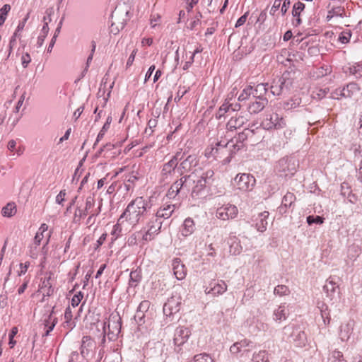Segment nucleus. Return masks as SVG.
<instances>
[{"label": "nucleus", "instance_id": "obj_1", "mask_svg": "<svg viewBox=\"0 0 362 362\" xmlns=\"http://www.w3.org/2000/svg\"><path fill=\"white\" fill-rule=\"evenodd\" d=\"M150 208L148 202L143 197H137L132 200L119 216L116 228L120 225H129L132 227L136 226L142 216Z\"/></svg>", "mask_w": 362, "mask_h": 362}, {"label": "nucleus", "instance_id": "obj_2", "mask_svg": "<svg viewBox=\"0 0 362 362\" xmlns=\"http://www.w3.org/2000/svg\"><path fill=\"white\" fill-rule=\"evenodd\" d=\"M253 134V130L245 129L243 132L238 134V137L236 138V143H235L233 139L227 142L220 141L216 143V147H212L211 149L207 148L206 150V156L208 157L216 156L219 151H227L228 148H229L232 152H235L243 148V141L246 140L249 136L252 135Z\"/></svg>", "mask_w": 362, "mask_h": 362}, {"label": "nucleus", "instance_id": "obj_3", "mask_svg": "<svg viewBox=\"0 0 362 362\" xmlns=\"http://www.w3.org/2000/svg\"><path fill=\"white\" fill-rule=\"evenodd\" d=\"M214 175V171L209 169L203 173L196 170L192 174L184 176V179L186 180V183L188 185L187 190L189 191V189L192 188V195H198L199 193L204 189L206 185L210 184Z\"/></svg>", "mask_w": 362, "mask_h": 362}, {"label": "nucleus", "instance_id": "obj_4", "mask_svg": "<svg viewBox=\"0 0 362 362\" xmlns=\"http://www.w3.org/2000/svg\"><path fill=\"white\" fill-rule=\"evenodd\" d=\"M96 327L98 329L99 327L102 329L100 335L103 336V342L105 341V335L108 337L110 340H114L121 330L120 319L116 316H112L108 322H98Z\"/></svg>", "mask_w": 362, "mask_h": 362}, {"label": "nucleus", "instance_id": "obj_5", "mask_svg": "<svg viewBox=\"0 0 362 362\" xmlns=\"http://www.w3.org/2000/svg\"><path fill=\"white\" fill-rule=\"evenodd\" d=\"M162 221L156 215L153 216L146 223V231L142 234V240L148 242L154 239L162 227Z\"/></svg>", "mask_w": 362, "mask_h": 362}, {"label": "nucleus", "instance_id": "obj_6", "mask_svg": "<svg viewBox=\"0 0 362 362\" xmlns=\"http://www.w3.org/2000/svg\"><path fill=\"white\" fill-rule=\"evenodd\" d=\"M261 125L264 129H281L286 126L285 119L276 112L268 114L262 122Z\"/></svg>", "mask_w": 362, "mask_h": 362}, {"label": "nucleus", "instance_id": "obj_7", "mask_svg": "<svg viewBox=\"0 0 362 362\" xmlns=\"http://www.w3.org/2000/svg\"><path fill=\"white\" fill-rule=\"evenodd\" d=\"M292 81L284 74L281 78L274 80L270 87L274 95L287 94L291 91Z\"/></svg>", "mask_w": 362, "mask_h": 362}, {"label": "nucleus", "instance_id": "obj_8", "mask_svg": "<svg viewBox=\"0 0 362 362\" xmlns=\"http://www.w3.org/2000/svg\"><path fill=\"white\" fill-rule=\"evenodd\" d=\"M235 186L242 192L252 191L255 185L256 180L250 174L243 173L238 175L234 180Z\"/></svg>", "mask_w": 362, "mask_h": 362}, {"label": "nucleus", "instance_id": "obj_9", "mask_svg": "<svg viewBox=\"0 0 362 362\" xmlns=\"http://www.w3.org/2000/svg\"><path fill=\"white\" fill-rule=\"evenodd\" d=\"M323 290L327 298L330 300H335L340 298V288L339 285V279L336 276H330L327 280L323 286Z\"/></svg>", "mask_w": 362, "mask_h": 362}, {"label": "nucleus", "instance_id": "obj_10", "mask_svg": "<svg viewBox=\"0 0 362 362\" xmlns=\"http://www.w3.org/2000/svg\"><path fill=\"white\" fill-rule=\"evenodd\" d=\"M255 349L254 343L248 340L247 339H244L240 340V341H237L234 343L230 347V351L232 354L238 355L240 354V356H243L247 355L249 352H250L252 349Z\"/></svg>", "mask_w": 362, "mask_h": 362}, {"label": "nucleus", "instance_id": "obj_11", "mask_svg": "<svg viewBox=\"0 0 362 362\" xmlns=\"http://www.w3.org/2000/svg\"><path fill=\"white\" fill-rule=\"evenodd\" d=\"M238 214V209L236 206L227 204L217 208L216 216L222 221H228L235 218Z\"/></svg>", "mask_w": 362, "mask_h": 362}, {"label": "nucleus", "instance_id": "obj_12", "mask_svg": "<svg viewBox=\"0 0 362 362\" xmlns=\"http://www.w3.org/2000/svg\"><path fill=\"white\" fill-rule=\"evenodd\" d=\"M96 349L95 341L89 337L85 336L82 339L81 354L85 358L93 357Z\"/></svg>", "mask_w": 362, "mask_h": 362}, {"label": "nucleus", "instance_id": "obj_13", "mask_svg": "<svg viewBox=\"0 0 362 362\" xmlns=\"http://www.w3.org/2000/svg\"><path fill=\"white\" fill-rule=\"evenodd\" d=\"M180 156L181 153L177 152L168 162L163 165L161 170V175L164 178H167L175 172L178 164V160L181 159V158H180Z\"/></svg>", "mask_w": 362, "mask_h": 362}, {"label": "nucleus", "instance_id": "obj_14", "mask_svg": "<svg viewBox=\"0 0 362 362\" xmlns=\"http://www.w3.org/2000/svg\"><path fill=\"white\" fill-rule=\"evenodd\" d=\"M339 95L344 98H357L361 95L360 88L356 83H350L343 89L339 90ZM336 94L339 95L338 90L336 91Z\"/></svg>", "mask_w": 362, "mask_h": 362}, {"label": "nucleus", "instance_id": "obj_15", "mask_svg": "<svg viewBox=\"0 0 362 362\" xmlns=\"http://www.w3.org/2000/svg\"><path fill=\"white\" fill-rule=\"evenodd\" d=\"M228 286L224 281H218L217 282L212 281L210 284V288L205 289L206 294H211L213 296L222 295L227 291Z\"/></svg>", "mask_w": 362, "mask_h": 362}, {"label": "nucleus", "instance_id": "obj_16", "mask_svg": "<svg viewBox=\"0 0 362 362\" xmlns=\"http://www.w3.org/2000/svg\"><path fill=\"white\" fill-rule=\"evenodd\" d=\"M47 230L48 226L46 223L41 224L40 227L38 229V231L36 233L35 238L33 239V243H35V245H40L44 238L45 236L47 237L46 240L43 243L42 249H44L45 247L47 245L49 242L51 234L49 232L47 233Z\"/></svg>", "mask_w": 362, "mask_h": 362}, {"label": "nucleus", "instance_id": "obj_17", "mask_svg": "<svg viewBox=\"0 0 362 362\" xmlns=\"http://www.w3.org/2000/svg\"><path fill=\"white\" fill-rule=\"evenodd\" d=\"M191 335L190 330L185 327H179L175 329L174 334V344L176 346L184 344Z\"/></svg>", "mask_w": 362, "mask_h": 362}, {"label": "nucleus", "instance_id": "obj_18", "mask_svg": "<svg viewBox=\"0 0 362 362\" xmlns=\"http://www.w3.org/2000/svg\"><path fill=\"white\" fill-rule=\"evenodd\" d=\"M187 185H188L186 183V180L184 179V177H181L171 185L167 192V197L169 199L175 198L182 189H187Z\"/></svg>", "mask_w": 362, "mask_h": 362}, {"label": "nucleus", "instance_id": "obj_19", "mask_svg": "<svg viewBox=\"0 0 362 362\" xmlns=\"http://www.w3.org/2000/svg\"><path fill=\"white\" fill-rule=\"evenodd\" d=\"M172 267L174 275L177 280H182L185 278L187 275V269L180 259H174L173 260Z\"/></svg>", "mask_w": 362, "mask_h": 362}, {"label": "nucleus", "instance_id": "obj_20", "mask_svg": "<svg viewBox=\"0 0 362 362\" xmlns=\"http://www.w3.org/2000/svg\"><path fill=\"white\" fill-rule=\"evenodd\" d=\"M354 326L353 320H349L344 322L339 327V337L341 341H347L352 334Z\"/></svg>", "mask_w": 362, "mask_h": 362}, {"label": "nucleus", "instance_id": "obj_21", "mask_svg": "<svg viewBox=\"0 0 362 362\" xmlns=\"http://www.w3.org/2000/svg\"><path fill=\"white\" fill-rule=\"evenodd\" d=\"M247 119L242 115L231 117L226 124V129L229 131H233L242 127Z\"/></svg>", "mask_w": 362, "mask_h": 362}, {"label": "nucleus", "instance_id": "obj_22", "mask_svg": "<svg viewBox=\"0 0 362 362\" xmlns=\"http://www.w3.org/2000/svg\"><path fill=\"white\" fill-rule=\"evenodd\" d=\"M269 217V212L268 211H263L262 213H259L257 218H255V228L259 232H264L267 230V224H268V219Z\"/></svg>", "mask_w": 362, "mask_h": 362}, {"label": "nucleus", "instance_id": "obj_23", "mask_svg": "<svg viewBox=\"0 0 362 362\" xmlns=\"http://www.w3.org/2000/svg\"><path fill=\"white\" fill-rule=\"evenodd\" d=\"M175 209V204H163L160 206L156 213V216L158 218L167 219L170 218Z\"/></svg>", "mask_w": 362, "mask_h": 362}, {"label": "nucleus", "instance_id": "obj_24", "mask_svg": "<svg viewBox=\"0 0 362 362\" xmlns=\"http://www.w3.org/2000/svg\"><path fill=\"white\" fill-rule=\"evenodd\" d=\"M197 160L194 156H188L182 162H181L178 170L182 175L185 173L189 171L192 166H195Z\"/></svg>", "mask_w": 362, "mask_h": 362}, {"label": "nucleus", "instance_id": "obj_25", "mask_svg": "<svg viewBox=\"0 0 362 362\" xmlns=\"http://www.w3.org/2000/svg\"><path fill=\"white\" fill-rule=\"evenodd\" d=\"M178 303L171 298L163 305V313L166 316H170L179 311Z\"/></svg>", "mask_w": 362, "mask_h": 362}, {"label": "nucleus", "instance_id": "obj_26", "mask_svg": "<svg viewBox=\"0 0 362 362\" xmlns=\"http://www.w3.org/2000/svg\"><path fill=\"white\" fill-rule=\"evenodd\" d=\"M195 230V223L191 218H187L181 226V234L184 237L192 235Z\"/></svg>", "mask_w": 362, "mask_h": 362}, {"label": "nucleus", "instance_id": "obj_27", "mask_svg": "<svg viewBox=\"0 0 362 362\" xmlns=\"http://www.w3.org/2000/svg\"><path fill=\"white\" fill-rule=\"evenodd\" d=\"M288 312L286 307L284 304L280 305L277 308L274 310L273 320L278 323L286 320Z\"/></svg>", "mask_w": 362, "mask_h": 362}, {"label": "nucleus", "instance_id": "obj_28", "mask_svg": "<svg viewBox=\"0 0 362 362\" xmlns=\"http://www.w3.org/2000/svg\"><path fill=\"white\" fill-rule=\"evenodd\" d=\"M267 99L265 98H259L256 101L252 103L249 107L248 110L250 113L256 114L261 112L266 105L267 104Z\"/></svg>", "mask_w": 362, "mask_h": 362}, {"label": "nucleus", "instance_id": "obj_29", "mask_svg": "<svg viewBox=\"0 0 362 362\" xmlns=\"http://www.w3.org/2000/svg\"><path fill=\"white\" fill-rule=\"evenodd\" d=\"M229 252L233 255H238L242 252L243 247L240 240L234 236L230 239Z\"/></svg>", "mask_w": 362, "mask_h": 362}, {"label": "nucleus", "instance_id": "obj_30", "mask_svg": "<svg viewBox=\"0 0 362 362\" xmlns=\"http://www.w3.org/2000/svg\"><path fill=\"white\" fill-rule=\"evenodd\" d=\"M250 362H270L268 354L264 350H259L253 353Z\"/></svg>", "mask_w": 362, "mask_h": 362}, {"label": "nucleus", "instance_id": "obj_31", "mask_svg": "<svg viewBox=\"0 0 362 362\" xmlns=\"http://www.w3.org/2000/svg\"><path fill=\"white\" fill-rule=\"evenodd\" d=\"M17 212L16 205L14 202H9L2 208L1 214L4 217H12Z\"/></svg>", "mask_w": 362, "mask_h": 362}, {"label": "nucleus", "instance_id": "obj_32", "mask_svg": "<svg viewBox=\"0 0 362 362\" xmlns=\"http://www.w3.org/2000/svg\"><path fill=\"white\" fill-rule=\"evenodd\" d=\"M346 73L349 72L350 74L354 75L356 77L362 76V61L358 63L350 64L345 71Z\"/></svg>", "mask_w": 362, "mask_h": 362}, {"label": "nucleus", "instance_id": "obj_33", "mask_svg": "<svg viewBox=\"0 0 362 362\" xmlns=\"http://www.w3.org/2000/svg\"><path fill=\"white\" fill-rule=\"evenodd\" d=\"M64 319V326H66L70 329L75 327V324L72 321V311L70 307L66 308L65 310Z\"/></svg>", "mask_w": 362, "mask_h": 362}, {"label": "nucleus", "instance_id": "obj_34", "mask_svg": "<svg viewBox=\"0 0 362 362\" xmlns=\"http://www.w3.org/2000/svg\"><path fill=\"white\" fill-rule=\"evenodd\" d=\"M267 83H259L256 86L252 94H254V96L256 97L257 99H259V98H263V95L267 91Z\"/></svg>", "mask_w": 362, "mask_h": 362}, {"label": "nucleus", "instance_id": "obj_35", "mask_svg": "<svg viewBox=\"0 0 362 362\" xmlns=\"http://www.w3.org/2000/svg\"><path fill=\"white\" fill-rule=\"evenodd\" d=\"M150 305L151 303L148 300L141 301L137 308L136 316L139 318H142L144 317V313L148 310Z\"/></svg>", "mask_w": 362, "mask_h": 362}, {"label": "nucleus", "instance_id": "obj_36", "mask_svg": "<svg viewBox=\"0 0 362 362\" xmlns=\"http://www.w3.org/2000/svg\"><path fill=\"white\" fill-rule=\"evenodd\" d=\"M344 8L341 6L333 7L328 11L327 19L330 21L334 16L342 17L344 14Z\"/></svg>", "mask_w": 362, "mask_h": 362}, {"label": "nucleus", "instance_id": "obj_37", "mask_svg": "<svg viewBox=\"0 0 362 362\" xmlns=\"http://www.w3.org/2000/svg\"><path fill=\"white\" fill-rule=\"evenodd\" d=\"M88 214L89 212L87 211L86 209L77 207L74 212V221L75 223H78L82 218H84Z\"/></svg>", "mask_w": 362, "mask_h": 362}, {"label": "nucleus", "instance_id": "obj_38", "mask_svg": "<svg viewBox=\"0 0 362 362\" xmlns=\"http://www.w3.org/2000/svg\"><path fill=\"white\" fill-rule=\"evenodd\" d=\"M230 100H228V99H226L223 104L220 107L218 112L216 113V117L220 119L221 118L225 113H226L229 110H231L230 107Z\"/></svg>", "mask_w": 362, "mask_h": 362}, {"label": "nucleus", "instance_id": "obj_39", "mask_svg": "<svg viewBox=\"0 0 362 362\" xmlns=\"http://www.w3.org/2000/svg\"><path fill=\"white\" fill-rule=\"evenodd\" d=\"M295 199L296 197L293 193L287 192L283 197L282 205L286 208L291 206Z\"/></svg>", "mask_w": 362, "mask_h": 362}, {"label": "nucleus", "instance_id": "obj_40", "mask_svg": "<svg viewBox=\"0 0 362 362\" xmlns=\"http://www.w3.org/2000/svg\"><path fill=\"white\" fill-rule=\"evenodd\" d=\"M40 251V245H35V243L33 242V243L29 246L28 255L33 259H36L38 257Z\"/></svg>", "mask_w": 362, "mask_h": 362}, {"label": "nucleus", "instance_id": "obj_41", "mask_svg": "<svg viewBox=\"0 0 362 362\" xmlns=\"http://www.w3.org/2000/svg\"><path fill=\"white\" fill-rule=\"evenodd\" d=\"M253 93V89L251 86H248L245 87L240 95H239L238 100L239 101H243L249 98V97Z\"/></svg>", "mask_w": 362, "mask_h": 362}, {"label": "nucleus", "instance_id": "obj_42", "mask_svg": "<svg viewBox=\"0 0 362 362\" xmlns=\"http://www.w3.org/2000/svg\"><path fill=\"white\" fill-rule=\"evenodd\" d=\"M274 293L279 296H286L289 293V289L285 285H278L274 288Z\"/></svg>", "mask_w": 362, "mask_h": 362}, {"label": "nucleus", "instance_id": "obj_43", "mask_svg": "<svg viewBox=\"0 0 362 362\" xmlns=\"http://www.w3.org/2000/svg\"><path fill=\"white\" fill-rule=\"evenodd\" d=\"M301 103V99L298 97H294L293 98L291 99L290 100L287 101L285 103L284 108L286 109H293L299 106V105Z\"/></svg>", "mask_w": 362, "mask_h": 362}, {"label": "nucleus", "instance_id": "obj_44", "mask_svg": "<svg viewBox=\"0 0 362 362\" xmlns=\"http://www.w3.org/2000/svg\"><path fill=\"white\" fill-rule=\"evenodd\" d=\"M192 362H214V360L206 354H200L194 356Z\"/></svg>", "mask_w": 362, "mask_h": 362}, {"label": "nucleus", "instance_id": "obj_45", "mask_svg": "<svg viewBox=\"0 0 362 362\" xmlns=\"http://www.w3.org/2000/svg\"><path fill=\"white\" fill-rule=\"evenodd\" d=\"M11 10V6L8 4H5L0 9V25H3L6 19L8 13Z\"/></svg>", "mask_w": 362, "mask_h": 362}, {"label": "nucleus", "instance_id": "obj_46", "mask_svg": "<svg viewBox=\"0 0 362 362\" xmlns=\"http://www.w3.org/2000/svg\"><path fill=\"white\" fill-rule=\"evenodd\" d=\"M305 4L302 2L298 1L294 4L292 9V15L293 17L300 16V13L304 10Z\"/></svg>", "mask_w": 362, "mask_h": 362}, {"label": "nucleus", "instance_id": "obj_47", "mask_svg": "<svg viewBox=\"0 0 362 362\" xmlns=\"http://www.w3.org/2000/svg\"><path fill=\"white\" fill-rule=\"evenodd\" d=\"M95 203V202L93 196H88L86 199L84 209H86V210L89 213H93V211H91V209L94 207Z\"/></svg>", "mask_w": 362, "mask_h": 362}, {"label": "nucleus", "instance_id": "obj_48", "mask_svg": "<svg viewBox=\"0 0 362 362\" xmlns=\"http://www.w3.org/2000/svg\"><path fill=\"white\" fill-rule=\"evenodd\" d=\"M110 127V122L108 120L104 124L103 127L100 129L99 134H98L96 141L94 144V146H95L104 136L105 132L107 131V129Z\"/></svg>", "mask_w": 362, "mask_h": 362}, {"label": "nucleus", "instance_id": "obj_49", "mask_svg": "<svg viewBox=\"0 0 362 362\" xmlns=\"http://www.w3.org/2000/svg\"><path fill=\"white\" fill-rule=\"evenodd\" d=\"M331 362H347L343 356L341 351H334L332 354V361Z\"/></svg>", "mask_w": 362, "mask_h": 362}, {"label": "nucleus", "instance_id": "obj_50", "mask_svg": "<svg viewBox=\"0 0 362 362\" xmlns=\"http://www.w3.org/2000/svg\"><path fill=\"white\" fill-rule=\"evenodd\" d=\"M323 222H324V218L319 216H308L307 217V223L309 225H311L313 223H316V224L320 225V224L323 223Z\"/></svg>", "mask_w": 362, "mask_h": 362}, {"label": "nucleus", "instance_id": "obj_51", "mask_svg": "<svg viewBox=\"0 0 362 362\" xmlns=\"http://www.w3.org/2000/svg\"><path fill=\"white\" fill-rule=\"evenodd\" d=\"M61 25H59L55 30L54 34L49 42V45L47 48V52H52V48L56 42L57 37H58L59 33H60Z\"/></svg>", "mask_w": 362, "mask_h": 362}, {"label": "nucleus", "instance_id": "obj_52", "mask_svg": "<svg viewBox=\"0 0 362 362\" xmlns=\"http://www.w3.org/2000/svg\"><path fill=\"white\" fill-rule=\"evenodd\" d=\"M141 231H139V232H136V233H134L133 234H132L127 240L128 245L129 246L136 245L137 244L138 238L141 235Z\"/></svg>", "mask_w": 362, "mask_h": 362}, {"label": "nucleus", "instance_id": "obj_53", "mask_svg": "<svg viewBox=\"0 0 362 362\" xmlns=\"http://www.w3.org/2000/svg\"><path fill=\"white\" fill-rule=\"evenodd\" d=\"M83 298V295L81 292H78V293L74 295V296L71 298V305L75 308L78 305V304L81 303V300Z\"/></svg>", "mask_w": 362, "mask_h": 362}, {"label": "nucleus", "instance_id": "obj_54", "mask_svg": "<svg viewBox=\"0 0 362 362\" xmlns=\"http://www.w3.org/2000/svg\"><path fill=\"white\" fill-rule=\"evenodd\" d=\"M326 95H327V91L325 89H317V90L313 91V93H312V97L314 99H317V100H320V99L323 98L324 97H325Z\"/></svg>", "mask_w": 362, "mask_h": 362}, {"label": "nucleus", "instance_id": "obj_55", "mask_svg": "<svg viewBox=\"0 0 362 362\" xmlns=\"http://www.w3.org/2000/svg\"><path fill=\"white\" fill-rule=\"evenodd\" d=\"M18 333V328L16 327H13L11 330V332L9 334V345L11 346V348H13L15 344H16V341L14 340V337L16 336V334Z\"/></svg>", "mask_w": 362, "mask_h": 362}, {"label": "nucleus", "instance_id": "obj_56", "mask_svg": "<svg viewBox=\"0 0 362 362\" xmlns=\"http://www.w3.org/2000/svg\"><path fill=\"white\" fill-rule=\"evenodd\" d=\"M351 36V35L349 31H344L340 33L339 36V40L344 44L348 43Z\"/></svg>", "mask_w": 362, "mask_h": 362}, {"label": "nucleus", "instance_id": "obj_57", "mask_svg": "<svg viewBox=\"0 0 362 362\" xmlns=\"http://www.w3.org/2000/svg\"><path fill=\"white\" fill-rule=\"evenodd\" d=\"M66 195V192L65 189L61 190L59 193L57 195L55 202L59 205H64V202L65 201V197Z\"/></svg>", "mask_w": 362, "mask_h": 362}, {"label": "nucleus", "instance_id": "obj_58", "mask_svg": "<svg viewBox=\"0 0 362 362\" xmlns=\"http://www.w3.org/2000/svg\"><path fill=\"white\" fill-rule=\"evenodd\" d=\"M101 211V206H99L98 208L96 209L95 212L93 213H89L90 216H88L86 224H92L95 221V217L98 216L100 212Z\"/></svg>", "mask_w": 362, "mask_h": 362}, {"label": "nucleus", "instance_id": "obj_59", "mask_svg": "<svg viewBox=\"0 0 362 362\" xmlns=\"http://www.w3.org/2000/svg\"><path fill=\"white\" fill-rule=\"evenodd\" d=\"M29 266H30L29 262H26L25 263H21L19 264V270L18 271V275L22 276V275L25 274L26 273Z\"/></svg>", "mask_w": 362, "mask_h": 362}, {"label": "nucleus", "instance_id": "obj_60", "mask_svg": "<svg viewBox=\"0 0 362 362\" xmlns=\"http://www.w3.org/2000/svg\"><path fill=\"white\" fill-rule=\"evenodd\" d=\"M31 62V57L28 53L23 54L21 57L22 65L24 68H26L29 63Z\"/></svg>", "mask_w": 362, "mask_h": 362}, {"label": "nucleus", "instance_id": "obj_61", "mask_svg": "<svg viewBox=\"0 0 362 362\" xmlns=\"http://www.w3.org/2000/svg\"><path fill=\"white\" fill-rule=\"evenodd\" d=\"M296 337L298 338L299 342L298 343V346H303L305 343V334L304 332L298 331Z\"/></svg>", "mask_w": 362, "mask_h": 362}, {"label": "nucleus", "instance_id": "obj_62", "mask_svg": "<svg viewBox=\"0 0 362 362\" xmlns=\"http://www.w3.org/2000/svg\"><path fill=\"white\" fill-rule=\"evenodd\" d=\"M28 18H29V13H28L27 16L23 18V20L19 23V24L16 28L15 35L17 34L18 32H20L23 30L25 23L28 21Z\"/></svg>", "mask_w": 362, "mask_h": 362}, {"label": "nucleus", "instance_id": "obj_63", "mask_svg": "<svg viewBox=\"0 0 362 362\" xmlns=\"http://www.w3.org/2000/svg\"><path fill=\"white\" fill-rule=\"evenodd\" d=\"M136 52H137V49H134L132 54H130V56L129 57V59L127 62V67H129L132 65L134 61V59H135V56L136 54Z\"/></svg>", "mask_w": 362, "mask_h": 362}, {"label": "nucleus", "instance_id": "obj_64", "mask_svg": "<svg viewBox=\"0 0 362 362\" xmlns=\"http://www.w3.org/2000/svg\"><path fill=\"white\" fill-rule=\"evenodd\" d=\"M247 14H248V12L245 13L243 16H240L238 19V21H236V23H235L236 28L243 25L245 23V21L247 20Z\"/></svg>", "mask_w": 362, "mask_h": 362}]
</instances>
